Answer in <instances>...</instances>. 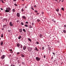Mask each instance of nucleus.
<instances>
[{
    "mask_svg": "<svg viewBox=\"0 0 66 66\" xmlns=\"http://www.w3.org/2000/svg\"><path fill=\"white\" fill-rule=\"evenodd\" d=\"M5 10V13H8V12H10L11 11V9L9 7L7 8Z\"/></svg>",
    "mask_w": 66,
    "mask_h": 66,
    "instance_id": "f257e3e1",
    "label": "nucleus"
},
{
    "mask_svg": "<svg viewBox=\"0 0 66 66\" xmlns=\"http://www.w3.org/2000/svg\"><path fill=\"white\" fill-rule=\"evenodd\" d=\"M28 50L29 52H31L32 51V48L30 47H28Z\"/></svg>",
    "mask_w": 66,
    "mask_h": 66,
    "instance_id": "f03ea898",
    "label": "nucleus"
},
{
    "mask_svg": "<svg viewBox=\"0 0 66 66\" xmlns=\"http://www.w3.org/2000/svg\"><path fill=\"white\" fill-rule=\"evenodd\" d=\"M36 59L37 61H40V58H38V57H36Z\"/></svg>",
    "mask_w": 66,
    "mask_h": 66,
    "instance_id": "7ed1b4c3",
    "label": "nucleus"
},
{
    "mask_svg": "<svg viewBox=\"0 0 66 66\" xmlns=\"http://www.w3.org/2000/svg\"><path fill=\"white\" fill-rule=\"evenodd\" d=\"M22 18L23 19H25L26 20V19L27 18H26V17L24 16H22Z\"/></svg>",
    "mask_w": 66,
    "mask_h": 66,
    "instance_id": "20e7f679",
    "label": "nucleus"
},
{
    "mask_svg": "<svg viewBox=\"0 0 66 66\" xmlns=\"http://www.w3.org/2000/svg\"><path fill=\"white\" fill-rule=\"evenodd\" d=\"M9 24H10V26H11V27L13 26V24H12V22H10Z\"/></svg>",
    "mask_w": 66,
    "mask_h": 66,
    "instance_id": "39448f33",
    "label": "nucleus"
},
{
    "mask_svg": "<svg viewBox=\"0 0 66 66\" xmlns=\"http://www.w3.org/2000/svg\"><path fill=\"white\" fill-rule=\"evenodd\" d=\"M25 23H26V22H21V25H24V24H25Z\"/></svg>",
    "mask_w": 66,
    "mask_h": 66,
    "instance_id": "423d86ee",
    "label": "nucleus"
},
{
    "mask_svg": "<svg viewBox=\"0 0 66 66\" xmlns=\"http://www.w3.org/2000/svg\"><path fill=\"white\" fill-rule=\"evenodd\" d=\"M16 16L18 17H20V13H17L16 14Z\"/></svg>",
    "mask_w": 66,
    "mask_h": 66,
    "instance_id": "0eeeda50",
    "label": "nucleus"
},
{
    "mask_svg": "<svg viewBox=\"0 0 66 66\" xmlns=\"http://www.w3.org/2000/svg\"><path fill=\"white\" fill-rule=\"evenodd\" d=\"M5 58V56L4 55H3V56H2L1 57V58L2 59H4Z\"/></svg>",
    "mask_w": 66,
    "mask_h": 66,
    "instance_id": "6e6552de",
    "label": "nucleus"
},
{
    "mask_svg": "<svg viewBox=\"0 0 66 66\" xmlns=\"http://www.w3.org/2000/svg\"><path fill=\"white\" fill-rule=\"evenodd\" d=\"M16 46H17L18 47H19V48H20V44L19 43H18L16 44Z\"/></svg>",
    "mask_w": 66,
    "mask_h": 66,
    "instance_id": "1a4fd4ad",
    "label": "nucleus"
},
{
    "mask_svg": "<svg viewBox=\"0 0 66 66\" xmlns=\"http://www.w3.org/2000/svg\"><path fill=\"white\" fill-rule=\"evenodd\" d=\"M3 28H7V27H6V25H4L3 26Z\"/></svg>",
    "mask_w": 66,
    "mask_h": 66,
    "instance_id": "9d476101",
    "label": "nucleus"
},
{
    "mask_svg": "<svg viewBox=\"0 0 66 66\" xmlns=\"http://www.w3.org/2000/svg\"><path fill=\"white\" fill-rule=\"evenodd\" d=\"M26 47H26V46H24L23 47V49L24 50H25V49H26Z\"/></svg>",
    "mask_w": 66,
    "mask_h": 66,
    "instance_id": "9b49d317",
    "label": "nucleus"
},
{
    "mask_svg": "<svg viewBox=\"0 0 66 66\" xmlns=\"http://www.w3.org/2000/svg\"><path fill=\"white\" fill-rule=\"evenodd\" d=\"M22 31V29H19V32H20V33H21Z\"/></svg>",
    "mask_w": 66,
    "mask_h": 66,
    "instance_id": "f8f14e48",
    "label": "nucleus"
},
{
    "mask_svg": "<svg viewBox=\"0 0 66 66\" xmlns=\"http://www.w3.org/2000/svg\"><path fill=\"white\" fill-rule=\"evenodd\" d=\"M28 40L29 41V42H31V39L29 38H28Z\"/></svg>",
    "mask_w": 66,
    "mask_h": 66,
    "instance_id": "ddd939ff",
    "label": "nucleus"
},
{
    "mask_svg": "<svg viewBox=\"0 0 66 66\" xmlns=\"http://www.w3.org/2000/svg\"><path fill=\"white\" fill-rule=\"evenodd\" d=\"M35 50L36 51H38L39 50L38 48H37V47H35Z\"/></svg>",
    "mask_w": 66,
    "mask_h": 66,
    "instance_id": "4468645a",
    "label": "nucleus"
},
{
    "mask_svg": "<svg viewBox=\"0 0 66 66\" xmlns=\"http://www.w3.org/2000/svg\"><path fill=\"white\" fill-rule=\"evenodd\" d=\"M21 38V36L20 35L19 37H18V39H20Z\"/></svg>",
    "mask_w": 66,
    "mask_h": 66,
    "instance_id": "2eb2a0df",
    "label": "nucleus"
},
{
    "mask_svg": "<svg viewBox=\"0 0 66 66\" xmlns=\"http://www.w3.org/2000/svg\"><path fill=\"white\" fill-rule=\"evenodd\" d=\"M3 44V42H1V46H2Z\"/></svg>",
    "mask_w": 66,
    "mask_h": 66,
    "instance_id": "dca6fc26",
    "label": "nucleus"
},
{
    "mask_svg": "<svg viewBox=\"0 0 66 66\" xmlns=\"http://www.w3.org/2000/svg\"><path fill=\"white\" fill-rule=\"evenodd\" d=\"M48 48L49 50L50 51L51 50V48L50 47H48Z\"/></svg>",
    "mask_w": 66,
    "mask_h": 66,
    "instance_id": "f3484780",
    "label": "nucleus"
},
{
    "mask_svg": "<svg viewBox=\"0 0 66 66\" xmlns=\"http://www.w3.org/2000/svg\"><path fill=\"white\" fill-rule=\"evenodd\" d=\"M23 31L24 32H25V33H26V29H23Z\"/></svg>",
    "mask_w": 66,
    "mask_h": 66,
    "instance_id": "a211bd4d",
    "label": "nucleus"
},
{
    "mask_svg": "<svg viewBox=\"0 0 66 66\" xmlns=\"http://www.w3.org/2000/svg\"><path fill=\"white\" fill-rule=\"evenodd\" d=\"M12 11L13 12H15V10L14 9H13L12 10Z\"/></svg>",
    "mask_w": 66,
    "mask_h": 66,
    "instance_id": "6ab92c4d",
    "label": "nucleus"
},
{
    "mask_svg": "<svg viewBox=\"0 0 66 66\" xmlns=\"http://www.w3.org/2000/svg\"><path fill=\"white\" fill-rule=\"evenodd\" d=\"M21 57H24L25 56H24L22 54H21Z\"/></svg>",
    "mask_w": 66,
    "mask_h": 66,
    "instance_id": "aec40b11",
    "label": "nucleus"
},
{
    "mask_svg": "<svg viewBox=\"0 0 66 66\" xmlns=\"http://www.w3.org/2000/svg\"><path fill=\"white\" fill-rule=\"evenodd\" d=\"M37 22H39V21H40V20H39V19H37Z\"/></svg>",
    "mask_w": 66,
    "mask_h": 66,
    "instance_id": "412c9836",
    "label": "nucleus"
},
{
    "mask_svg": "<svg viewBox=\"0 0 66 66\" xmlns=\"http://www.w3.org/2000/svg\"><path fill=\"white\" fill-rule=\"evenodd\" d=\"M17 55H19L20 54V52H18L17 53Z\"/></svg>",
    "mask_w": 66,
    "mask_h": 66,
    "instance_id": "4be33fe9",
    "label": "nucleus"
},
{
    "mask_svg": "<svg viewBox=\"0 0 66 66\" xmlns=\"http://www.w3.org/2000/svg\"><path fill=\"white\" fill-rule=\"evenodd\" d=\"M42 35L41 34H40L39 35V37L40 38H42V36H42Z\"/></svg>",
    "mask_w": 66,
    "mask_h": 66,
    "instance_id": "5701e85b",
    "label": "nucleus"
},
{
    "mask_svg": "<svg viewBox=\"0 0 66 66\" xmlns=\"http://www.w3.org/2000/svg\"><path fill=\"white\" fill-rule=\"evenodd\" d=\"M56 11L57 12H59V8H57L56 10Z\"/></svg>",
    "mask_w": 66,
    "mask_h": 66,
    "instance_id": "b1692460",
    "label": "nucleus"
},
{
    "mask_svg": "<svg viewBox=\"0 0 66 66\" xmlns=\"http://www.w3.org/2000/svg\"><path fill=\"white\" fill-rule=\"evenodd\" d=\"M1 37H3V35L2 34H1Z\"/></svg>",
    "mask_w": 66,
    "mask_h": 66,
    "instance_id": "393cba45",
    "label": "nucleus"
},
{
    "mask_svg": "<svg viewBox=\"0 0 66 66\" xmlns=\"http://www.w3.org/2000/svg\"><path fill=\"white\" fill-rule=\"evenodd\" d=\"M29 28H33V27L32 26H31L30 25L29 26Z\"/></svg>",
    "mask_w": 66,
    "mask_h": 66,
    "instance_id": "a878e982",
    "label": "nucleus"
},
{
    "mask_svg": "<svg viewBox=\"0 0 66 66\" xmlns=\"http://www.w3.org/2000/svg\"><path fill=\"white\" fill-rule=\"evenodd\" d=\"M61 10L62 11H64V8H63V7L61 8Z\"/></svg>",
    "mask_w": 66,
    "mask_h": 66,
    "instance_id": "bb28decb",
    "label": "nucleus"
},
{
    "mask_svg": "<svg viewBox=\"0 0 66 66\" xmlns=\"http://www.w3.org/2000/svg\"><path fill=\"white\" fill-rule=\"evenodd\" d=\"M24 26H25L26 27H28V25H27V24H26L25 25H24Z\"/></svg>",
    "mask_w": 66,
    "mask_h": 66,
    "instance_id": "cd10ccee",
    "label": "nucleus"
},
{
    "mask_svg": "<svg viewBox=\"0 0 66 66\" xmlns=\"http://www.w3.org/2000/svg\"><path fill=\"white\" fill-rule=\"evenodd\" d=\"M21 11H22V12H23V11H24V10H23V8L21 10Z\"/></svg>",
    "mask_w": 66,
    "mask_h": 66,
    "instance_id": "c85d7f7f",
    "label": "nucleus"
},
{
    "mask_svg": "<svg viewBox=\"0 0 66 66\" xmlns=\"http://www.w3.org/2000/svg\"><path fill=\"white\" fill-rule=\"evenodd\" d=\"M20 48H22V45L21 44H20Z\"/></svg>",
    "mask_w": 66,
    "mask_h": 66,
    "instance_id": "c756f323",
    "label": "nucleus"
},
{
    "mask_svg": "<svg viewBox=\"0 0 66 66\" xmlns=\"http://www.w3.org/2000/svg\"><path fill=\"white\" fill-rule=\"evenodd\" d=\"M35 12H36V13H37L38 12H37V11L36 10H35Z\"/></svg>",
    "mask_w": 66,
    "mask_h": 66,
    "instance_id": "7c9ffc66",
    "label": "nucleus"
},
{
    "mask_svg": "<svg viewBox=\"0 0 66 66\" xmlns=\"http://www.w3.org/2000/svg\"><path fill=\"white\" fill-rule=\"evenodd\" d=\"M36 44H39V42H36Z\"/></svg>",
    "mask_w": 66,
    "mask_h": 66,
    "instance_id": "2f4dec72",
    "label": "nucleus"
},
{
    "mask_svg": "<svg viewBox=\"0 0 66 66\" xmlns=\"http://www.w3.org/2000/svg\"><path fill=\"white\" fill-rule=\"evenodd\" d=\"M28 23H29L28 22V21H27L25 22V24H27Z\"/></svg>",
    "mask_w": 66,
    "mask_h": 66,
    "instance_id": "473e14b6",
    "label": "nucleus"
},
{
    "mask_svg": "<svg viewBox=\"0 0 66 66\" xmlns=\"http://www.w3.org/2000/svg\"><path fill=\"white\" fill-rule=\"evenodd\" d=\"M63 31L64 33H66V31L65 30H63Z\"/></svg>",
    "mask_w": 66,
    "mask_h": 66,
    "instance_id": "72a5a7b5",
    "label": "nucleus"
},
{
    "mask_svg": "<svg viewBox=\"0 0 66 66\" xmlns=\"http://www.w3.org/2000/svg\"><path fill=\"white\" fill-rule=\"evenodd\" d=\"M14 5H15V6H17V5L16 3L14 4Z\"/></svg>",
    "mask_w": 66,
    "mask_h": 66,
    "instance_id": "f704fd0d",
    "label": "nucleus"
},
{
    "mask_svg": "<svg viewBox=\"0 0 66 66\" xmlns=\"http://www.w3.org/2000/svg\"><path fill=\"white\" fill-rule=\"evenodd\" d=\"M44 49H45V48H44V47H42V50H44Z\"/></svg>",
    "mask_w": 66,
    "mask_h": 66,
    "instance_id": "c9c22d12",
    "label": "nucleus"
},
{
    "mask_svg": "<svg viewBox=\"0 0 66 66\" xmlns=\"http://www.w3.org/2000/svg\"><path fill=\"white\" fill-rule=\"evenodd\" d=\"M31 9H32V10H33V11H34V9H33V7H31Z\"/></svg>",
    "mask_w": 66,
    "mask_h": 66,
    "instance_id": "e433bc0d",
    "label": "nucleus"
},
{
    "mask_svg": "<svg viewBox=\"0 0 66 66\" xmlns=\"http://www.w3.org/2000/svg\"><path fill=\"white\" fill-rule=\"evenodd\" d=\"M19 20H17V21H16V22H19Z\"/></svg>",
    "mask_w": 66,
    "mask_h": 66,
    "instance_id": "4c0bfd02",
    "label": "nucleus"
},
{
    "mask_svg": "<svg viewBox=\"0 0 66 66\" xmlns=\"http://www.w3.org/2000/svg\"><path fill=\"white\" fill-rule=\"evenodd\" d=\"M53 54L54 55H55V53L53 52Z\"/></svg>",
    "mask_w": 66,
    "mask_h": 66,
    "instance_id": "58836bf2",
    "label": "nucleus"
},
{
    "mask_svg": "<svg viewBox=\"0 0 66 66\" xmlns=\"http://www.w3.org/2000/svg\"><path fill=\"white\" fill-rule=\"evenodd\" d=\"M64 27H65V28H66V25H64Z\"/></svg>",
    "mask_w": 66,
    "mask_h": 66,
    "instance_id": "ea45409f",
    "label": "nucleus"
},
{
    "mask_svg": "<svg viewBox=\"0 0 66 66\" xmlns=\"http://www.w3.org/2000/svg\"><path fill=\"white\" fill-rule=\"evenodd\" d=\"M8 31L9 32V33H10V30H8Z\"/></svg>",
    "mask_w": 66,
    "mask_h": 66,
    "instance_id": "a19ab883",
    "label": "nucleus"
},
{
    "mask_svg": "<svg viewBox=\"0 0 66 66\" xmlns=\"http://www.w3.org/2000/svg\"><path fill=\"white\" fill-rule=\"evenodd\" d=\"M11 66H15V65L13 64H11Z\"/></svg>",
    "mask_w": 66,
    "mask_h": 66,
    "instance_id": "79ce46f5",
    "label": "nucleus"
},
{
    "mask_svg": "<svg viewBox=\"0 0 66 66\" xmlns=\"http://www.w3.org/2000/svg\"><path fill=\"white\" fill-rule=\"evenodd\" d=\"M10 51H12V49H10Z\"/></svg>",
    "mask_w": 66,
    "mask_h": 66,
    "instance_id": "37998d69",
    "label": "nucleus"
},
{
    "mask_svg": "<svg viewBox=\"0 0 66 66\" xmlns=\"http://www.w3.org/2000/svg\"><path fill=\"white\" fill-rule=\"evenodd\" d=\"M32 26H33V25H34V23H32Z\"/></svg>",
    "mask_w": 66,
    "mask_h": 66,
    "instance_id": "c03bdc74",
    "label": "nucleus"
},
{
    "mask_svg": "<svg viewBox=\"0 0 66 66\" xmlns=\"http://www.w3.org/2000/svg\"><path fill=\"white\" fill-rule=\"evenodd\" d=\"M46 57V56H45V55H44V58H45Z\"/></svg>",
    "mask_w": 66,
    "mask_h": 66,
    "instance_id": "a18cd8bd",
    "label": "nucleus"
},
{
    "mask_svg": "<svg viewBox=\"0 0 66 66\" xmlns=\"http://www.w3.org/2000/svg\"><path fill=\"white\" fill-rule=\"evenodd\" d=\"M36 7V5H35V6H34V7H35H35Z\"/></svg>",
    "mask_w": 66,
    "mask_h": 66,
    "instance_id": "49530a36",
    "label": "nucleus"
},
{
    "mask_svg": "<svg viewBox=\"0 0 66 66\" xmlns=\"http://www.w3.org/2000/svg\"><path fill=\"white\" fill-rule=\"evenodd\" d=\"M42 14H44V12H42Z\"/></svg>",
    "mask_w": 66,
    "mask_h": 66,
    "instance_id": "de8ad7c7",
    "label": "nucleus"
},
{
    "mask_svg": "<svg viewBox=\"0 0 66 66\" xmlns=\"http://www.w3.org/2000/svg\"><path fill=\"white\" fill-rule=\"evenodd\" d=\"M1 10H2H2H3V9L2 8H1Z\"/></svg>",
    "mask_w": 66,
    "mask_h": 66,
    "instance_id": "09e8293b",
    "label": "nucleus"
},
{
    "mask_svg": "<svg viewBox=\"0 0 66 66\" xmlns=\"http://www.w3.org/2000/svg\"><path fill=\"white\" fill-rule=\"evenodd\" d=\"M2 30H4V28H2Z\"/></svg>",
    "mask_w": 66,
    "mask_h": 66,
    "instance_id": "8fccbe9b",
    "label": "nucleus"
},
{
    "mask_svg": "<svg viewBox=\"0 0 66 66\" xmlns=\"http://www.w3.org/2000/svg\"><path fill=\"white\" fill-rule=\"evenodd\" d=\"M2 2V3H4V2H3V1H1Z\"/></svg>",
    "mask_w": 66,
    "mask_h": 66,
    "instance_id": "3c124183",
    "label": "nucleus"
},
{
    "mask_svg": "<svg viewBox=\"0 0 66 66\" xmlns=\"http://www.w3.org/2000/svg\"><path fill=\"white\" fill-rule=\"evenodd\" d=\"M37 15H39V13H37Z\"/></svg>",
    "mask_w": 66,
    "mask_h": 66,
    "instance_id": "603ef678",
    "label": "nucleus"
},
{
    "mask_svg": "<svg viewBox=\"0 0 66 66\" xmlns=\"http://www.w3.org/2000/svg\"><path fill=\"white\" fill-rule=\"evenodd\" d=\"M13 1H16V0H13Z\"/></svg>",
    "mask_w": 66,
    "mask_h": 66,
    "instance_id": "864d4df0",
    "label": "nucleus"
},
{
    "mask_svg": "<svg viewBox=\"0 0 66 66\" xmlns=\"http://www.w3.org/2000/svg\"><path fill=\"white\" fill-rule=\"evenodd\" d=\"M3 1V0H1V1Z\"/></svg>",
    "mask_w": 66,
    "mask_h": 66,
    "instance_id": "5fc2aeb1",
    "label": "nucleus"
},
{
    "mask_svg": "<svg viewBox=\"0 0 66 66\" xmlns=\"http://www.w3.org/2000/svg\"><path fill=\"white\" fill-rule=\"evenodd\" d=\"M55 61H55V60H54V62H55Z\"/></svg>",
    "mask_w": 66,
    "mask_h": 66,
    "instance_id": "6e6d98bb",
    "label": "nucleus"
},
{
    "mask_svg": "<svg viewBox=\"0 0 66 66\" xmlns=\"http://www.w3.org/2000/svg\"><path fill=\"white\" fill-rule=\"evenodd\" d=\"M54 22H56L55 21H54Z\"/></svg>",
    "mask_w": 66,
    "mask_h": 66,
    "instance_id": "4d7b16f0",
    "label": "nucleus"
},
{
    "mask_svg": "<svg viewBox=\"0 0 66 66\" xmlns=\"http://www.w3.org/2000/svg\"><path fill=\"white\" fill-rule=\"evenodd\" d=\"M55 1H57V0H55Z\"/></svg>",
    "mask_w": 66,
    "mask_h": 66,
    "instance_id": "13d9d810",
    "label": "nucleus"
},
{
    "mask_svg": "<svg viewBox=\"0 0 66 66\" xmlns=\"http://www.w3.org/2000/svg\"><path fill=\"white\" fill-rule=\"evenodd\" d=\"M40 49H42V48L40 47Z\"/></svg>",
    "mask_w": 66,
    "mask_h": 66,
    "instance_id": "bf43d9fd",
    "label": "nucleus"
},
{
    "mask_svg": "<svg viewBox=\"0 0 66 66\" xmlns=\"http://www.w3.org/2000/svg\"><path fill=\"white\" fill-rule=\"evenodd\" d=\"M60 15V16H61V14H59Z\"/></svg>",
    "mask_w": 66,
    "mask_h": 66,
    "instance_id": "052dcab7",
    "label": "nucleus"
},
{
    "mask_svg": "<svg viewBox=\"0 0 66 66\" xmlns=\"http://www.w3.org/2000/svg\"><path fill=\"white\" fill-rule=\"evenodd\" d=\"M1 53L0 52V54H1Z\"/></svg>",
    "mask_w": 66,
    "mask_h": 66,
    "instance_id": "680f3d73",
    "label": "nucleus"
},
{
    "mask_svg": "<svg viewBox=\"0 0 66 66\" xmlns=\"http://www.w3.org/2000/svg\"><path fill=\"white\" fill-rule=\"evenodd\" d=\"M62 2H63V1H62Z\"/></svg>",
    "mask_w": 66,
    "mask_h": 66,
    "instance_id": "e2e57ef3",
    "label": "nucleus"
},
{
    "mask_svg": "<svg viewBox=\"0 0 66 66\" xmlns=\"http://www.w3.org/2000/svg\"><path fill=\"white\" fill-rule=\"evenodd\" d=\"M41 37H43V36H41Z\"/></svg>",
    "mask_w": 66,
    "mask_h": 66,
    "instance_id": "0e129e2a",
    "label": "nucleus"
},
{
    "mask_svg": "<svg viewBox=\"0 0 66 66\" xmlns=\"http://www.w3.org/2000/svg\"><path fill=\"white\" fill-rule=\"evenodd\" d=\"M4 1H6V0H4Z\"/></svg>",
    "mask_w": 66,
    "mask_h": 66,
    "instance_id": "69168bd1",
    "label": "nucleus"
},
{
    "mask_svg": "<svg viewBox=\"0 0 66 66\" xmlns=\"http://www.w3.org/2000/svg\"><path fill=\"white\" fill-rule=\"evenodd\" d=\"M1 40V38H0V40Z\"/></svg>",
    "mask_w": 66,
    "mask_h": 66,
    "instance_id": "338daca9",
    "label": "nucleus"
},
{
    "mask_svg": "<svg viewBox=\"0 0 66 66\" xmlns=\"http://www.w3.org/2000/svg\"><path fill=\"white\" fill-rule=\"evenodd\" d=\"M48 46L49 47V45H48Z\"/></svg>",
    "mask_w": 66,
    "mask_h": 66,
    "instance_id": "774afa93",
    "label": "nucleus"
}]
</instances>
